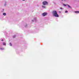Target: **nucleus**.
<instances>
[{
	"mask_svg": "<svg viewBox=\"0 0 79 79\" xmlns=\"http://www.w3.org/2000/svg\"><path fill=\"white\" fill-rule=\"evenodd\" d=\"M32 21H33V22H34V20H32Z\"/></svg>",
	"mask_w": 79,
	"mask_h": 79,
	"instance_id": "f3484780",
	"label": "nucleus"
},
{
	"mask_svg": "<svg viewBox=\"0 0 79 79\" xmlns=\"http://www.w3.org/2000/svg\"><path fill=\"white\" fill-rule=\"evenodd\" d=\"M68 11L67 10H66L65 11V13H68Z\"/></svg>",
	"mask_w": 79,
	"mask_h": 79,
	"instance_id": "ddd939ff",
	"label": "nucleus"
},
{
	"mask_svg": "<svg viewBox=\"0 0 79 79\" xmlns=\"http://www.w3.org/2000/svg\"><path fill=\"white\" fill-rule=\"evenodd\" d=\"M10 46H12V44L11 43H10Z\"/></svg>",
	"mask_w": 79,
	"mask_h": 79,
	"instance_id": "1a4fd4ad",
	"label": "nucleus"
},
{
	"mask_svg": "<svg viewBox=\"0 0 79 79\" xmlns=\"http://www.w3.org/2000/svg\"><path fill=\"white\" fill-rule=\"evenodd\" d=\"M52 13L54 16H55V17H57V18L59 17V15H58L57 12H56V11L54 10L52 11Z\"/></svg>",
	"mask_w": 79,
	"mask_h": 79,
	"instance_id": "f257e3e1",
	"label": "nucleus"
},
{
	"mask_svg": "<svg viewBox=\"0 0 79 79\" xmlns=\"http://www.w3.org/2000/svg\"><path fill=\"white\" fill-rule=\"evenodd\" d=\"M3 45H6V43H3Z\"/></svg>",
	"mask_w": 79,
	"mask_h": 79,
	"instance_id": "0eeeda50",
	"label": "nucleus"
},
{
	"mask_svg": "<svg viewBox=\"0 0 79 79\" xmlns=\"http://www.w3.org/2000/svg\"><path fill=\"white\" fill-rule=\"evenodd\" d=\"M67 5H66V4H63V5H64V6H67Z\"/></svg>",
	"mask_w": 79,
	"mask_h": 79,
	"instance_id": "9d476101",
	"label": "nucleus"
},
{
	"mask_svg": "<svg viewBox=\"0 0 79 79\" xmlns=\"http://www.w3.org/2000/svg\"><path fill=\"white\" fill-rule=\"evenodd\" d=\"M42 7H43V8H45V6H42Z\"/></svg>",
	"mask_w": 79,
	"mask_h": 79,
	"instance_id": "f8f14e48",
	"label": "nucleus"
},
{
	"mask_svg": "<svg viewBox=\"0 0 79 79\" xmlns=\"http://www.w3.org/2000/svg\"><path fill=\"white\" fill-rule=\"evenodd\" d=\"M3 15H4V16H6V13H3Z\"/></svg>",
	"mask_w": 79,
	"mask_h": 79,
	"instance_id": "423d86ee",
	"label": "nucleus"
},
{
	"mask_svg": "<svg viewBox=\"0 0 79 79\" xmlns=\"http://www.w3.org/2000/svg\"><path fill=\"white\" fill-rule=\"evenodd\" d=\"M23 1H25V0H22Z\"/></svg>",
	"mask_w": 79,
	"mask_h": 79,
	"instance_id": "dca6fc26",
	"label": "nucleus"
},
{
	"mask_svg": "<svg viewBox=\"0 0 79 79\" xmlns=\"http://www.w3.org/2000/svg\"><path fill=\"white\" fill-rule=\"evenodd\" d=\"M47 14H48L47 13L44 12L43 14V15L44 16H46V15H47Z\"/></svg>",
	"mask_w": 79,
	"mask_h": 79,
	"instance_id": "7ed1b4c3",
	"label": "nucleus"
},
{
	"mask_svg": "<svg viewBox=\"0 0 79 79\" xmlns=\"http://www.w3.org/2000/svg\"><path fill=\"white\" fill-rule=\"evenodd\" d=\"M1 41H3V40H1Z\"/></svg>",
	"mask_w": 79,
	"mask_h": 79,
	"instance_id": "2eb2a0df",
	"label": "nucleus"
},
{
	"mask_svg": "<svg viewBox=\"0 0 79 79\" xmlns=\"http://www.w3.org/2000/svg\"><path fill=\"white\" fill-rule=\"evenodd\" d=\"M60 9H61V10H62V9H63V8H60Z\"/></svg>",
	"mask_w": 79,
	"mask_h": 79,
	"instance_id": "4468645a",
	"label": "nucleus"
},
{
	"mask_svg": "<svg viewBox=\"0 0 79 79\" xmlns=\"http://www.w3.org/2000/svg\"><path fill=\"white\" fill-rule=\"evenodd\" d=\"M15 37H16V36L15 35L13 36V37L14 38H15Z\"/></svg>",
	"mask_w": 79,
	"mask_h": 79,
	"instance_id": "9b49d317",
	"label": "nucleus"
},
{
	"mask_svg": "<svg viewBox=\"0 0 79 79\" xmlns=\"http://www.w3.org/2000/svg\"><path fill=\"white\" fill-rule=\"evenodd\" d=\"M62 0V1H63V0Z\"/></svg>",
	"mask_w": 79,
	"mask_h": 79,
	"instance_id": "a211bd4d",
	"label": "nucleus"
},
{
	"mask_svg": "<svg viewBox=\"0 0 79 79\" xmlns=\"http://www.w3.org/2000/svg\"><path fill=\"white\" fill-rule=\"evenodd\" d=\"M43 4L44 5H48V2L46 1L43 2Z\"/></svg>",
	"mask_w": 79,
	"mask_h": 79,
	"instance_id": "f03ea898",
	"label": "nucleus"
},
{
	"mask_svg": "<svg viewBox=\"0 0 79 79\" xmlns=\"http://www.w3.org/2000/svg\"><path fill=\"white\" fill-rule=\"evenodd\" d=\"M74 13H79V11H75Z\"/></svg>",
	"mask_w": 79,
	"mask_h": 79,
	"instance_id": "20e7f679",
	"label": "nucleus"
},
{
	"mask_svg": "<svg viewBox=\"0 0 79 79\" xmlns=\"http://www.w3.org/2000/svg\"><path fill=\"white\" fill-rule=\"evenodd\" d=\"M67 5L68 6V7H69V8H72L68 4H67Z\"/></svg>",
	"mask_w": 79,
	"mask_h": 79,
	"instance_id": "39448f33",
	"label": "nucleus"
},
{
	"mask_svg": "<svg viewBox=\"0 0 79 79\" xmlns=\"http://www.w3.org/2000/svg\"><path fill=\"white\" fill-rule=\"evenodd\" d=\"M0 50H4V49L3 48H0Z\"/></svg>",
	"mask_w": 79,
	"mask_h": 79,
	"instance_id": "6e6552de",
	"label": "nucleus"
}]
</instances>
